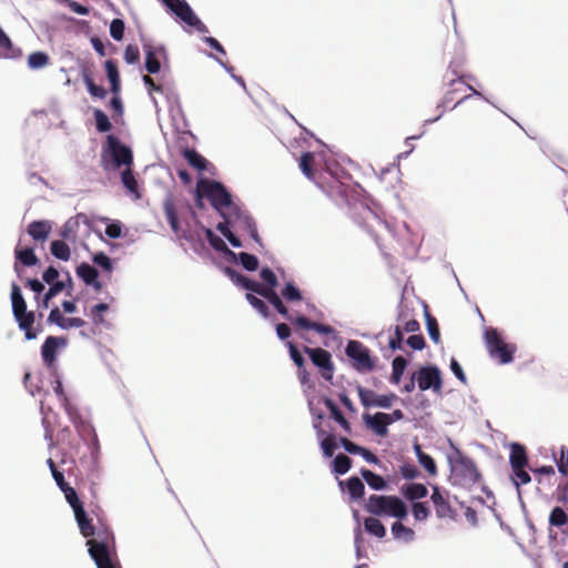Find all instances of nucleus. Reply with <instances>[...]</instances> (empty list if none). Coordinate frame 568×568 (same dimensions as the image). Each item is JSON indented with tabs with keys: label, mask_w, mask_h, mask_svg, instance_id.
<instances>
[{
	"label": "nucleus",
	"mask_w": 568,
	"mask_h": 568,
	"mask_svg": "<svg viewBox=\"0 0 568 568\" xmlns=\"http://www.w3.org/2000/svg\"><path fill=\"white\" fill-rule=\"evenodd\" d=\"M113 544V537L108 532L87 541L89 554L98 568H120Z\"/></svg>",
	"instance_id": "obj_4"
},
{
	"label": "nucleus",
	"mask_w": 568,
	"mask_h": 568,
	"mask_svg": "<svg viewBox=\"0 0 568 568\" xmlns=\"http://www.w3.org/2000/svg\"><path fill=\"white\" fill-rule=\"evenodd\" d=\"M364 526L367 532L378 538H383L386 535V529L384 525L374 517L366 518L364 521Z\"/></svg>",
	"instance_id": "obj_35"
},
{
	"label": "nucleus",
	"mask_w": 568,
	"mask_h": 568,
	"mask_svg": "<svg viewBox=\"0 0 568 568\" xmlns=\"http://www.w3.org/2000/svg\"><path fill=\"white\" fill-rule=\"evenodd\" d=\"M121 180L125 189L133 195L135 200L140 199L138 183L132 174L131 166L125 168L122 172Z\"/></svg>",
	"instance_id": "obj_32"
},
{
	"label": "nucleus",
	"mask_w": 568,
	"mask_h": 568,
	"mask_svg": "<svg viewBox=\"0 0 568 568\" xmlns=\"http://www.w3.org/2000/svg\"><path fill=\"white\" fill-rule=\"evenodd\" d=\"M60 2L63 3L64 6H67L74 13H78L81 16H85L89 13V9L87 7L75 2L73 0H61Z\"/></svg>",
	"instance_id": "obj_61"
},
{
	"label": "nucleus",
	"mask_w": 568,
	"mask_h": 568,
	"mask_svg": "<svg viewBox=\"0 0 568 568\" xmlns=\"http://www.w3.org/2000/svg\"><path fill=\"white\" fill-rule=\"evenodd\" d=\"M132 162L133 156L130 148L122 144L118 138L109 135L101 153L103 169L106 171H115L122 166L125 169L131 166Z\"/></svg>",
	"instance_id": "obj_3"
},
{
	"label": "nucleus",
	"mask_w": 568,
	"mask_h": 568,
	"mask_svg": "<svg viewBox=\"0 0 568 568\" xmlns=\"http://www.w3.org/2000/svg\"><path fill=\"white\" fill-rule=\"evenodd\" d=\"M305 353L308 354L311 361L315 366L321 369L322 376L326 381L333 378V363L331 354L323 348H305Z\"/></svg>",
	"instance_id": "obj_15"
},
{
	"label": "nucleus",
	"mask_w": 568,
	"mask_h": 568,
	"mask_svg": "<svg viewBox=\"0 0 568 568\" xmlns=\"http://www.w3.org/2000/svg\"><path fill=\"white\" fill-rule=\"evenodd\" d=\"M237 258L235 262L240 261V263L243 265V267L247 271H255L258 266V260L251 254L247 253H240L236 254Z\"/></svg>",
	"instance_id": "obj_45"
},
{
	"label": "nucleus",
	"mask_w": 568,
	"mask_h": 568,
	"mask_svg": "<svg viewBox=\"0 0 568 568\" xmlns=\"http://www.w3.org/2000/svg\"><path fill=\"white\" fill-rule=\"evenodd\" d=\"M162 1L187 27L193 28L201 33L207 32L205 24L197 18L185 0Z\"/></svg>",
	"instance_id": "obj_10"
},
{
	"label": "nucleus",
	"mask_w": 568,
	"mask_h": 568,
	"mask_svg": "<svg viewBox=\"0 0 568 568\" xmlns=\"http://www.w3.org/2000/svg\"><path fill=\"white\" fill-rule=\"evenodd\" d=\"M347 490L353 499H359L364 495V484L362 480L357 477H351L346 481Z\"/></svg>",
	"instance_id": "obj_38"
},
{
	"label": "nucleus",
	"mask_w": 568,
	"mask_h": 568,
	"mask_svg": "<svg viewBox=\"0 0 568 568\" xmlns=\"http://www.w3.org/2000/svg\"><path fill=\"white\" fill-rule=\"evenodd\" d=\"M105 68H106V73H108V78L112 84V90L114 92H116L119 90V73H118V70L115 68V65L111 62V61H108L105 63Z\"/></svg>",
	"instance_id": "obj_53"
},
{
	"label": "nucleus",
	"mask_w": 568,
	"mask_h": 568,
	"mask_svg": "<svg viewBox=\"0 0 568 568\" xmlns=\"http://www.w3.org/2000/svg\"><path fill=\"white\" fill-rule=\"evenodd\" d=\"M16 55L17 51L12 47L10 39L0 28V58L9 59L14 58Z\"/></svg>",
	"instance_id": "obj_36"
},
{
	"label": "nucleus",
	"mask_w": 568,
	"mask_h": 568,
	"mask_svg": "<svg viewBox=\"0 0 568 568\" xmlns=\"http://www.w3.org/2000/svg\"><path fill=\"white\" fill-rule=\"evenodd\" d=\"M362 475L368 486L373 489L381 490L385 487V481L379 475H376L371 470H363Z\"/></svg>",
	"instance_id": "obj_41"
},
{
	"label": "nucleus",
	"mask_w": 568,
	"mask_h": 568,
	"mask_svg": "<svg viewBox=\"0 0 568 568\" xmlns=\"http://www.w3.org/2000/svg\"><path fill=\"white\" fill-rule=\"evenodd\" d=\"M207 199L212 206L221 214L223 222L217 224V230L229 240L234 247H241L240 236L250 235L256 243L260 237L255 223L235 202L225 187L215 181L202 179L196 185V200L202 205V200Z\"/></svg>",
	"instance_id": "obj_1"
},
{
	"label": "nucleus",
	"mask_w": 568,
	"mask_h": 568,
	"mask_svg": "<svg viewBox=\"0 0 568 568\" xmlns=\"http://www.w3.org/2000/svg\"><path fill=\"white\" fill-rule=\"evenodd\" d=\"M366 509L377 516H387L397 519H403L407 516L406 505L402 499L395 496L373 495L367 501Z\"/></svg>",
	"instance_id": "obj_5"
},
{
	"label": "nucleus",
	"mask_w": 568,
	"mask_h": 568,
	"mask_svg": "<svg viewBox=\"0 0 568 568\" xmlns=\"http://www.w3.org/2000/svg\"><path fill=\"white\" fill-rule=\"evenodd\" d=\"M392 534L395 539L409 542L415 538V531L412 528L404 526L400 521H395L392 526Z\"/></svg>",
	"instance_id": "obj_28"
},
{
	"label": "nucleus",
	"mask_w": 568,
	"mask_h": 568,
	"mask_svg": "<svg viewBox=\"0 0 568 568\" xmlns=\"http://www.w3.org/2000/svg\"><path fill=\"white\" fill-rule=\"evenodd\" d=\"M353 516H354V519L357 523V526L355 527L354 532H355L356 555H357V558H359L362 556L361 551H362L363 532H362V529H361V526H359L358 511L357 510H353Z\"/></svg>",
	"instance_id": "obj_52"
},
{
	"label": "nucleus",
	"mask_w": 568,
	"mask_h": 568,
	"mask_svg": "<svg viewBox=\"0 0 568 568\" xmlns=\"http://www.w3.org/2000/svg\"><path fill=\"white\" fill-rule=\"evenodd\" d=\"M53 229V223L48 220L33 221L28 225V234L37 242H45Z\"/></svg>",
	"instance_id": "obj_18"
},
{
	"label": "nucleus",
	"mask_w": 568,
	"mask_h": 568,
	"mask_svg": "<svg viewBox=\"0 0 568 568\" xmlns=\"http://www.w3.org/2000/svg\"><path fill=\"white\" fill-rule=\"evenodd\" d=\"M140 59V51L136 45L129 44L124 51V60L129 64L136 63Z\"/></svg>",
	"instance_id": "obj_58"
},
{
	"label": "nucleus",
	"mask_w": 568,
	"mask_h": 568,
	"mask_svg": "<svg viewBox=\"0 0 568 568\" xmlns=\"http://www.w3.org/2000/svg\"><path fill=\"white\" fill-rule=\"evenodd\" d=\"M16 257L24 266H32L38 263V257L32 248H16Z\"/></svg>",
	"instance_id": "obj_37"
},
{
	"label": "nucleus",
	"mask_w": 568,
	"mask_h": 568,
	"mask_svg": "<svg viewBox=\"0 0 568 568\" xmlns=\"http://www.w3.org/2000/svg\"><path fill=\"white\" fill-rule=\"evenodd\" d=\"M549 523L557 527L565 525L567 523L566 513L559 507L554 508L549 516Z\"/></svg>",
	"instance_id": "obj_51"
},
{
	"label": "nucleus",
	"mask_w": 568,
	"mask_h": 568,
	"mask_svg": "<svg viewBox=\"0 0 568 568\" xmlns=\"http://www.w3.org/2000/svg\"><path fill=\"white\" fill-rule=\"evenodd\" d=\"M48 322L50 324H55L61 329H71V328H79L84 326L85 322L80 317H67L62 314V312L54 307L51 310Z\"/></svg>",
	"instance_id": "obj_16"
},
{
	"label": "nucleus",
	"mask_w": 568,
	"mask_h": 568,
	"mask_svg": "<svg viewBox=\"0 0 568 568\" xmlns=\"http://www.w3.org/2000/svg\"><path fill=\"white\" fill-rule=\"evenodd\" d=\"M294 322H295V324L300 328H303V329H314V331H316L320 334H332V333H334L333 327H331L328 325H323V324H318V323H315V322H311V321H308L304 316H297L294 320Z\"/></svg>",
	"instance_id": "obj_25"
},
{
	"label": "nucleus",
	"mask_w": 568,
	"mask_h": 568,
	"mask_svg": "<svg viewBox=\"0 0 568 568\" xmlns=\"http://www.w3.org/2000/svg\"><path fill=\"white\" fill-rule=\"evenodd\" d=\"M404 496L410 500H418L427 496V488L423 484H408L402 488Z\"/></svg>",
	"instance_id": "obj_27"
},
{
	"label": "nucleus",
	"mask_w": 568,
	"mask_h": 568,
	"mask_svg": "<svg viewBox=\"0 0 568 568\" xmlns=\"http://www.w3.org/2000/svg\"><path fill=\"white\" fill-rule=\"evenodd\" d=\"M108 310L109 306L105 303H99L91 308L90 316L92 317L94 324L98 325L104 323L103 313Z\"/></svg>",
	"instance_id": "obj_49"
},
{
	"label": "nucleus",
	"mask_w": 568,
	"mask_h": 568,
	"mask_svg": "<svg viewBox=\"0 0 568 568\" xmlns=\"http://www.w3.org/2000/svg\"><path fill=\"white\" fill-rule=\"evenodd\" d=\"M316 163V156L313 153H304L300 161V168L302 172L308 178L312 179V170L311 166Z\"/></svg>",
	"instance_id": "obj_44"
},
{
	"label": "nucleus",
	"mask_w": 568,
	"mask_h": 568,
	"mask_svg": "<svg viewBox=\"0 0 568 568\" xmlns=\"http://www.w3.org/2000/svg\"><path fill=\"white\" fill-rule=\"evenodd\" d=\"M49 58L44 52H33L28 58L30 69H41L48 64Z\"/></svg>",
	"instance_id": "obj_42"
},
{
	"label": "nucleus",
	"mask_w": 568,
	"mask_h": 568,
	"mask_svg": "<svg viewBox=\"0 0 568 568\" xmlns=\"http://www.w3.org/2000/svg\"><path fill=\"white\" fill-rule=\"evenodd\" d=\"M51 253L54 257L61 261H69L71 257V251L67 243L63 241H53L51 243Z\"/></svg>",
	"instance_id": "obj_34"
},
{
	"label": "nucleus",
	"mask_w": 568,
	"mask_h": 568,
	"mask_svg": "<svg viewBox=\"0 0 568 568\" xmlns=\"http://www.w3.org/2000/svg\"><path fill=\"white\" fill-rule=\"evenodd\" d=\"M145 52V69L149 73H158L161 69L160 58L164 55L162 47L155 48L151 44H144Z\"/></svg>",
	"instance_id": "obj_20"
},
{
	"label": "nucleus",
	"mask_w": 568,
	"mask_h": 568,
	"mask_svg": "<svg viewBox=\"0 0 568 568\" xmlns=\"http://www.w3.org/2000/svg\"><path fill=\"white\" fill-rule=\"evenodd\" d=\"M246 298L248 301V303L264 317L267 316V306L265 305V303L257 298L256 296L247 293L246 294Z\"/></svg>",
	"instance_id": "obj_56"
},
{
	"label": "nucleus",
	"mask_w": 568,
	"mask_h": 568,
	"mask_svg": "<svg viewBox=\"0 0 568 568\" xmlns=\"http://www.w3.org/2000/svg\"><path fill=\"white\" fill-rule=\"evenodd\" d=\"M78 275L87 283V284H93L97 290L101 287L100 283L97 282L98 278V272L97 270L89 265V264H82L78 267Z\"/></svg>",
	"instance_id": "obj_30"
},
{
	"label": "nucleus",
	"mask_w": 568,
	"mask_h": 568,
	"mask_svg": "<svg viewBox=\"0 0 568 568\" xmlns=\"http://www.w3.org/2000/svg\"><path fill=\"white\" fill-rule=\"evenodd\" d=\"M404 418L400 409H395L392 413H375L364 414L363 422L365 426L375 435L385 437L388 434V426L393 423Z\"/></svg>",
	"instance_id": "obj_8"
},
{
	"label": "nucleus",
	"mask_w": 568,
	"mask_h": 568,
	"mask_svg": "<svg viewBox=\"0 0 568 568\" xmlns=\"http://www.w3.org/2000/svg\"><path fill=\"white\" fill-rule=\"evenodd\" d=\"M282 295L287 301H300L302 298L300 290L292 282L286 283Z\"/></svg>",
	"instance_id": "obj_50"
},
{
	"label": "nucleus",
	"mask_w": 568,
	"mask_h": 568,
	"mask_svg": "<svg viewBox=\"0 0 568 568\" xmlns=\"http://www.w3.org/2000/svg\"><path fill=\"white\" fill-rule=\"evenodd\" d=\"M184 155V159L187 161V163L195 168L196 170L199 171H203L206 169V160L201 155L199 154L196 151L194 150H190V149H186L183 153Z\"/></svg>",
	"instance_id": "obj_33"
},
{
	"label": "nucleus",
	"mask_w": 568,
	"mask_h": 568,
	"mask_svg": "<svg viewBox=\"0 0 568 568\" xmlns=\"http://www.w3.org/2000/svg\"><path fill=\"white\" fill-rule=\"evenodd\" d=\"M414 378L420 390L432 389L435 393L442 389V374L436 366H424L414 373Z\"/></svg>",
	"instance_id": "obj_12"
},
{
	"label": "nucleus",
	"mask_w": 568,
	"mask_h": 568,
	"mask_svg": "<svg viewBox=\"0 0 568 568\" xmlns=\"http://www.w3.org/2000/svg\"><path fill=\"white\" fill-rule=\"evenodd\" d=\"M143 83L148 87L149 89V94L152 99V102L154 104L155 108H158V101L156 99L153 97V92H162V87L161 85H156L153 81V79L150 77V75H144L143 77Z\"/></svg>",
	"instance_id": "obj_59"
},
{
	"label": "nucleus",
	"mask_w": 568,
	"mask_h": 568,
	"mask_svg": "<svg viewBox=\"0 0 568 568\" xmlns=\"http://www.w3.org/2000/svg\"><path fill=\"white\" fill-rule=\"evenodd\" d=\"M94 119H95L97 129L100 132H108V131H110L111 123L109 121L108 115L104 112H102L101 110H95L94 111Z\"/></svg>",
	"instance_id": "obj_48"
},
{
	"label": "nucleus",
	"mask_w": 568,
	"mask_h": 568,
	"mask_svg": "<svg viewBox=\"0 0 568 568\" xmlns=\"http://www.w3.org/2000/svg\"><path fill=\"white\" fill-rule=\"evenodd\" d=\"M403 342V333L399 326H396L393 335L389 337V347L392 349H400Z\"/></svg>",
	"instance_id": "obj_62"
},
{
	"label": "nucleus",
	"mask_w": 568,
	"mask_h": 568,
	"mask_svg": "<svg viewBox=\"0 0 568 568\" xmlns=\"http://www.w3.org/2000/svg\"><path fill=\"white\" fill-rule=\"evenodd\" d=\"M449 445L452 449L447 454V460L450 467L452 483L463 487L474 485L478 479L476 466L452 442H449Z\"/></svg>",
	"instance_id": "obj_2"
},
{
	"label": "nucleus",
	"mask_w": 568,
	"mask_h": 568,
	"mask_svg": "<svg viewBox=\"0 0 568 568\" xmlns=\"http://www.w3.org/2000/svg\"><path fill=\"white\" fill-rule=\"evenodd\" d=\"M317 420H321V419H317ZM314 428L316 429L317 436L321 440V448L323 450V454L326 457H331L333 455L334 450L336 449V443H335L334 437H332V436L324 437V432L320 428V422H314Z\"/></svg>",
	"instance_id": "obj_24"
},
{
	"label": "nucleus",
	"mask_w": 568,
	"mask_h": 568,
	"mask_svg": "<svg viewBox=\"0 0 568 568\" xmlns=\"http://www.w3.org/2000/svg\"><path fill=\"white\" fill-rule=\"evenodd\" d=\"M407 362L404 357L397 356L393 361V373L390 377V382L393 384H398L400 378L406 369Z\"/></svg>",
	"instance_id": "obj_39"
},
{
	"label": "nucleus",
	"mask_w": 568,
	"mask_h": 568,
	"mask_svg": "<svg viewBox=\"0 0 568 568\" xmlns=\"http://www.w3.org/2000/svg\"><path fill=\"white\" fill-rule=\"evenodd\" d=\"M261 277L268 285L267 288L274 290V287L277 284V280L273 271H271L270 268H263L261 271Z\"/></svg>",
	"instance_id": "obj_63"
},
{
	"label": "nucleus",
	"mask_w": 568,
	"mask_h": 568,
	"mask_svg": "<svg viewBox=\"0 0 568 568\" xmlns=\"http://www.w3.org/2000/svg\"><path fill=\"white\" fill-rule=\"evenodd\" d=\"M298 378H300L301 384L303 386H306L305 389H304V393H305V395L307 397V402H308V406H310V410H311L312 415L315 416L316 419H322L323 418V414L315 409V407H314V397L310 393V389L313 386L310 384V375H308V373L305 369L300 368Z\"/></svg>",
	"instance_id": "obj_22"
},
{
	"label": "nucleus",
	"mask_w": 568,
	"mask_h": 568,
	"mask_svg": "<svg viewBox=\"0 0 568 568\" xmlns=\"http://www.w3.org/2000/svg\"><path fill=\"white\" fill-rule=\"evenodd\" d=\"M485 341L489 355L493 358L497 359L501 364H507L513 361L516 347L511 344L505 343L497 329H486Z\"/></svg>",
	"instance_id": "obj_7"
},
{
	"label": "nucleus",
	"mask_w": 568,
	"mask_h": 568,
	"mask_svg": "<svg viewBox=\"0 0 568 568\" xmlns=\"http://www.w3.org/2000/svg\"><path fill=\"white\" fill-rule=\"evenodd\" d=\"M412 513L417 521H425L429 516V509L424 503L416 501L413 504Z\"/></svg>",
	"instance_id": "obj_46"
},
{
	"label": "nucleus",
	"mask_w": 568,
	"mask_h": 568,
	"mask_svg": "<svg viewBox=\"0 0 568 568\" xmlns=\"http://www.w3.org/2000/svg\"><path fill=\"white\" fill-rule=\"evenodd\" d=\"M351 468V459L345 455H337L333 462L334 473L338 475L346 474Z\"/></svg>",
	"instance_id": "obj_43"
},
{
	"label": "nucleus",
	"mask_w": 568,
	"mask_h": 568,
	"mask_svg": "<svg viewBox=\"0 0 568 568\" xmlns=\"http://www.w3.org/2000/svg\"><path fill=\"white\" fill-rule=\"evenodd\" d=\"M509 462H510L511 468L526 467L527 456H526L525 448L521 445L516 444V443L510 445Z\"/></svg>",
	"instance_id": "obj_23"
},
{
	"label": "nucleus",
	"mask_w": 568,
	"mask_h": 568,
	"mask_svg": "<svg viewBox=\"0 0 568 568\" xmlns=\"http://www.w3.org/2000/svg\"><path fill=\"white\" fill-rule=\"evenodd\" d=\"M124 23L120 19H114L110 24V34L114 40H121L123 38Z\"/></svg>",
	"instance_id": "obj_54"
},
{
	"label": "nucleus",
	"mask_w": 568,
	"mask_h": 568,
	"mask_svg": "<svg viewBox=\"0 0 568 568\" xmlns=\"http://www.w3.org/2000/svg\"><path fill=\"white\" fill-rule=\"evenodd\" d=\"M513 469V481L516 485V487H519L520 485L528 484L530 481L529 474L525 470V467H516Z\"/></svg>",
	"instance_id": "obj_47"
},
{
	"label": "nucleus",
	"mask_w": 568,
	"mask_h": 568,
	"mask_svg": "<svg viewBox=\"0 0 568 568\" xmlns=\"http://www.w3.org/2000/svg\"><path fill=\"white\" fill-rule=\"evenodd\" d=\"M206 237L210 242V244L217 251L224 252L227 260L230 261H236L237 255L236 253L229 250L222 239H220L217 235H215L211 230L206 231Z\"/></svg>",
	"instance_id": "obj_29"
},
{
	"label": "nucleus",
	"mask_w": 568,
	"mask_h": 568,
	"mask_svg": "<svg viewBox=\"0 0 568 568\" xmlns=\"http://www.w3.org/2000/svg\"><path fill=\"white\" fill-rule=\"evenodd\" d=\"M82 219L81 215L70 217L61 227L60 230V236L65 240H73L77 234V230L80 225V220Z\"/></svg>",
	"instance_id": "obj_31"
},
{
	"label": "nucleus",
	"mask_w": 568,
	"mask_h": 568,
	"mask_svg": "<svg viewBox=\"0 0 568 568\" xmlns=\"http://www.w3.org/2000/svg\"><path fill=\"white\" fill-rule=\"evenodd\" d=\"M93 262L98 266L102 267L106 272H111L113 268L111 258L104 253H97L93 256Z\"/></svg>",
	"instance_id": "obj_55"
},
{
	"label": "nucleus",
	"mask_w": 568,
	"mask_h": 568,
	"mask_svg": "<svg viewBox=\"0 0 568 568\" xmlns=\"http://www.w3.org/2000/svg\"><path fill=\"white\" fill-rule=\"evenodd\" d=\"M286 346L288 347L292 361L298 366V368H302L304 365V358L302 357V355L298 353V351L296 349L292 342H287Z\"/></svg>",
	"instance_id": "obj_64"
},
{
	"label": "nucleus",
	"mask_w": 568,
	"mask_h": 568,
	"mask_svg": "<svg viewBox=\"0 0 568 568\" xmlns=\"http://www.w3.org/2000/svg\"><path fill=\"white\" fill-rule=\"evenodd\" d=\"M53 390L58 396L59 400L61 402L62 406L64 407L65 413L68 414L70 419L75 424L78 420L77 407L69 400L68 396L65 395L62 382L60 381L59 376H55Z\"/></svg>",
	"instance_id": "obj_21"
},
{
	"label": "nucleus",
	"mask_w": 568,
	"mask_h": 568,
	"mask_svg": "<svg viewBox=\"0 0 568 568\" xmlns=\"http://www.w3.org/2000/svg\"><path fill=\"white\" fill-rule=\"evenodd\" d=\"M11 303L13 315L20 329L24 331L26 338L34 339L37 337V333L32 331L34 315L31 312H27L26 301L21 294L20 287L16 283L11 286Z\"/></svg>",
	"instance_id": "obj_6"
},
{
	"label": "nucleus",
	"mask_w": 568,
	"mask_h": 568,
	"mask_svg": "<svg viewBox=\"0 0 568 568\" xmlns=\"http://www.w3.org/2000/svg\"><path fill=\"white\" fill-rule=\"evenodd\" d=\"M358 397L365 407L390 408L397 396L393 393L378 395L371 389L358 387Z\"/></svg>",
	"instance_id": "obj_13"
},
{
	"label": "nucleus",
	"mask_w": 568,
	"mask_h": 568,
	"mask_svg": "<svg viewBox=\"0 0 568 568\" xmlns=\"http://www.w3.org/2000/svg\"><path fill=\"white\" fill-rule=\"evenodd\" d=\"M65 283L64 282H55L51 284L50 288L44 295V306H48V302L53 298L57 294H59L62 290H64Z\"/></svg>",
	"instance_id": "obj_60"
},
{
	"label": "nucleus",
	"mask_w": 568,
	"mask_h": 568,
	"mask_svg": "<svg viewBox=\"0 0 568 568\" xmlns=\"http://www.w3.org/2000/svg\"><path fill=\"white\" fill-rule=\"evenodd\" d=\"M67 341L63 337L49 336L42 345L41 354L43 362L51 366L55 361V352L59 347L65 346Z\"/></svg>",
	"instance_id": "obj_19"
},
{
	"label": "nucleus",
	"mask_w": 568,
	"mask_h": 568,
	"mask_svg": "<svg viewBox=\"0 0 568 568\" xmlns=\"http://www.w3.org/2000/svg\"><path fill=\"white\" fill-rule=\"evenodd\" d=\"M430 499L434 504L436 515L438 518H454V510L447 499V496L435 486Z\"/></svg>",
	"instance_id": "obj_17"
},
{
	"label": "nucleus",
	"mask_w": 568,
	"mask_h": 568,
	"mask_svg": "<svg viewBox=\"0 0 568 568\" xmlns=\"http://www.w3.org/2000/svg\"><path fill=\"white\" fill-rule=\"evenodd\" d=\"M62 491L65 496V499L68 500V503L70 504L74 511L75 520L78 523L81 534L84 537H90L94 535V528L91 525L90 519L87 517V514L78 498L75 490L72 487L68 486L63 488Z\"/></svg>",
	"instance_id": "obj_11"
},
{
	"label": "nucleus",
	"mask_w": 568,
	"mask_h": 568,
	"mask_svg": "<svg viewBox=\"0 0 568 568\" xmlns=\"http://www.w3.org/2000/svg\"><path fill=\"white\" fill-rule=\"evenodd\" d=\"M346 354L354 361V366L357 369L369 371L374 366L368 349L361 342H348L346 346Z\"/></svg>",
	"instance_id": "obj_14"
},
{
	"label": "nucleus",
	"mask_w": 568,
	"mask_h": 568,
	"mask_svg": "<svg viewBox=\"0 0 568 568\" xmlns=\"http://www.w3.org/2000/svg\"><path fill=\"white\" fill-rule=\"evenodd\" d=\"M225 273L229 275V277L236 283L237 285H241L247 291L257 293L262 295L263 297L267 298L268 302L275 307L278 308L283 305V302L276 294V292L272 288H264L260 283L251 281L243 275L236 273L234 270L227 267L225 268Z\"/></svg>",
	"instance_id": "obj_9"
},
{
	"label": "nucleus",
	"mask_w": 568,
	"mask_h": 568,
	"mask_svg": "<svg viewBox=\"0 0 568 568\" xmlns=\"http://www.w3.org/2000/svg\"><path fill=\"white\" fill-rule=\"evenodd\" d=\"M324 403L326 405V407L329 409L332 416L334 417V419L339 423L341 425H346V419L344 418V416L342 415V413L339 412L338 407L335 405V403L329 399V398H325L324 399Z\"/></svg>",
	"instance_id": "obj_57"
},
{
	"label": "nucleus",
	"mask_w": 568,
	"mask_h": 568,
	"mask_svg": "<svg viewBox=\"0 0 568 568\" xmlns=\"http://www.w3.org/2000/svg\"><path fill=\"white\" fill-rule=\"evenodd\" d=\"M414 450L416 453L418 463L426 469V471L430 476H435L437 474V467L434 459L429 455L425 454L418 444L414 445Z\"/></svg>",
	"instance_id": "obj_26"
},
{
	"label": "nucleus",
	"mask_w": 568,
	"mask_h": 568,
	"mask_svg": "<svg viewBox=\"0 0 568 568\" xmlns=\"http://www.w3.org/2000/svg\"><path fill=\"white\" fill-rule=\"evenodd\" d=\"M164 212H165V215H166V219H168V222H169L171 229L175 233H178L179 232L178 217L175 214L174 204L170 199L165 200V202H164Z\"/></svg>",
	"instance_id": "obj_40"
}]
</instances>
